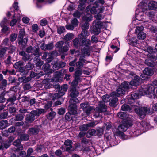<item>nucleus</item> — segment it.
<instances>
[{
    "mask_svg": "<svg viewBox=\"0 0 157 157\" xmlns=\"http://www.w3.org/2000/svg\"><path fill=\"white\" fill-rule=\"evenodd\" d=\"M98 123L97 121H95L94 122H91L89 123L86 124L88 128L90 127H92L95 126Z\"/></svg>",
    "mask_w": 157,
    "mask_h": 157,
    "instance_id": "4d7b16f0",
    "label": "nucleus"
},
{
    "mask_svg": "<svg viewBox=\"0 0 157 157\" xmlns=\"http://www.w3.org/2000/svg\"><path fill=\"white\" fill-rule=\"evenodd\" d=\"M33 152V149L31 148H29L27 151V154L26 157H31V156H29L31 155L32 153Z\"/></svg>",
    "mask_w": 157,
    "mask_h": 157,
    "instance_id": "338daca9",
    "label": "nucleus"
},
{
    "mask_svg": "<svg viewBox=\"0 0 157 157\" xmlns=\"http://www.w3.org/2000/svg\"><path fill=\"white\" fill-rule=\"evenodd\" d=\"M84 74L86 73L87 74V73H86L85 71H83L82 72L81 70L78 68H76L75 70V78H76V79H81V77H83L84 76L82 75V73Z\"/></svg>",
    "mask_w": 157,
    "mask_h": 157,
    "instance_id": "aec40b11",
    "label": "nucleus"
},
{
    "mask_svg": "<svg viewBox=\"0 0 157 157\" xmlns=\"http://www.w3.org/2000/svg\"><path fill=\"white\" fill-rule=\"evenodd\" d=\"M72 142L71 140L67 139L66 140L64 143V144L65 146L66 151H67L69 152L72 150Z\"/></svg>",
    "mask_w": 157,
    "mask_h": 157,
    "instance_id": "412c9836",
    "label": "nucleus"
},
{
    "mask_svg": "<svg viewBox=\"0 0 157 157\" xmlns=\"http://www.w3.org/2000/svg\"><path fill=\"white\" fill-rule=\"evenodd\" d=\"M17 36V34L15 33H13L11 34L10 37V40L12 42L15 41L16 39Z\"/></svg>",
    "mask_w": 157,
    "mask_h": 157,
    "instance_id": "6e6d98bb",
    "label": "nucleus"
},
{
    "mask_svg": "<svg viewBox=\"0 0 157 157\" xmlns=\"http://www.w3.org/2000/svg\"><path fill=\"white\" fill-rule=\"evenodd\" d=\"M87 0H79V5L78 7L80 8V6L82 8L80 9L81 10H83L85 7V3H86Z\"/></svg>",
    "mask_w": 157,
    "mask_h": 157,
    "instance_id": "c03bdc74",
    "label": "nucleus"
},
{
    "mask_svg": "<svg viewBox=\"0 0 157 157\" xmlns=\"http://www.w3.org/2000/svg\"><path fill=\"white\" fill-rule=\"evenodd\" d=\"M21 140L18 139L14 141L13 144L16 147H19L18 149L19 150H22L23 149V146L21 144Z\"/></svg>",
    "mask_w": 157,
    "mask_h": 157,
    "instance_id": "7c9ffc66",
    "label": "nucleus"
},
{
    "mask_svg": "<svg viewBox=\"0 0 157 157\" xmlns=\"http://www.w3.org/2000/svg\"><path fill=\"white\" fill-rule=\"evenodd\" d=\"M44 111L43 109H37L36 110L32 111L36 116H39L42 113H44Z\"/></svg>",
    "mask_w": 157,
    "mask_h": 157,
    "instance_id": "2f4dec72",
    "label": "nucleus"
},
{
    "mask_svg": "<svg viewBox=\"0 0 157 157\" xmlns=\"http://www.w3.org/2000/svg\"><path fill=\"white\" fill-rule=\"evenodd\" d=\"M81 39H80V37L79 38L78 36V38L74 39L73 40V44L74 46L78 47L81 46Z\"/></svg>",
    "mask_w": 157,
    "mask_h": 157,
    "instance_id": "c85d7f7f",
    "label": "nucleus"
},
{
    "mask_svg": "<svg viewBox=\"0 0 157 157\" xmlns=\"http://www.w3.org/2000/svg\"><path fill=\"white\" fill-rule=\"evenodd\" d=\"M103 130L102 128H99L96 130V136L100 137L103 134Z\"/></svg>",
    "mask_w": 157,
    "mask_h": 157,
    "instance_id": "e433bc0d",
    "label": "nucleus"
},
{
    "mask_svg": "<svg viewBox=\"0 0 157 157\" xmlns=\"http://www.w3.org/2000/svg\"><path fill=\"white\" fill-rule=\"evenodd\" d=\"M80 80L79 79H76V78H75L74 80L71 83V85L72 87H75L77 86L78 84V81Z\"/></svg>",
    "mask_w": 157,
    "mask_h": 157,
    "instance_id": "13d9d810",
    "label": "nucleus"
},
{
    "mask_svg": "<svg viewBox=\"0 0 157 157\" xmlns=\"http://www.w3.org/2000/svg\"><path fill=\"white\" fill-rule=\"evenodd\" d=\"M99 107L94 110V116L96 118L102 117L101 113L106 111L107 106L103 102H100L99 104Z\"/></svg>",
    "mask_w": 157,
    "mask_h": 157,
    "instance_id": "0eeeda50",
    "label": "nucleus"
},
{
    "mask_svg": "<svg viewBox=\"0 0 157 157\" xmlns=\"http://www.w3.org/2000/svg\"><path fill=\"white\" fill-rule=\"evenodd\" d=\"M29 136L27 134L21 135L20 138L21 140H27L29 139Z\"/></svg>",
    "mask_w": 157,
    "mask_h": 157,
    "instance_id": "5fc2aeb1",
    "label": "nucleus"
},
{
    "mask_svg": "<svg viewBox=\"0 0 157 157\" xmlns=\"http://www.w3.org/2000/svg\"><path fill=\"white\" fill-rule=\"evenodd\" d=\"M65 28L63 26H61L58 27L57 29V32L58 33L61 34L65 32Z\"/></svg>",
    "mask_w": 157,
    "mask_h": 157,
    "instance_id": "603ef678",
    "label": "nucleus"
},
{
    "mask_svg": "<svg viewBox=\"0 0 157 157\" xmlns=\"http://www.w3.org/2000/svg\"><path fill=\"white\" fill-rule=\"evenodd\" d=\"M93 31L94 34H95L96 35H98L100 32V29L99 27H97L96 26L94 27L93 29Z\"/></svg>",
    "mask_w": 157,
    "mask_h": 157,
    "instance_id": "864d4df0",
    "label": "nucleus"
},
{
    "mask_svg": "<svg viewBox=\"0 0 157 157\" xmlns=\"http://www.w3.org/2000/svg\"><path fill=\"white\" fill-rule=\"evenodd\" d=\"M126 39L129 41V43L133 45H135L137 43V40H135V37H131L129 34L128 35Z\"/></svg>",
    "mask_w": 157,
    "mask_h": 157,
    "instance_id": "a878e982",
    "label": "nucleus"
},
{
    "mask_svg": "<svg viewBox=\"0 0 157 157\" xmlns=\"http://www.w3.org/2000/svg\"><path fill=\"white\" fill-rule=\"evenodd\" d=\"M81 39V46L84 47H90L91 44V41L89 39H87L86 38H82Z\"/></svg>",
    "mask_w": 157,
    "mask_h": 157,
    "instance_id": "b1692460",
    "label": "nucleus"
},
{
    "mask_svg": "<svg viewBox=\"0 0 157 157\" xmlns=\"http://www.w3.org/2000/svg\"><path fill=\"white\" fill-rule=\"evenodd\" d=\"M124 122H125L124 121ZM130 126V124H126L125 122L123 123L122 124L119 125L118 129L116 132H115L113 130L114 135L116 136L121 135L123 136L124 135L123 132L126 131L128 126Z\"/></svg>",
    "mask_w": 157,
    "mask_h": 157,
    "instance_id": "1a4fd4ad",
    "label": "nucleus"
},
{
    "mask_svg": "<svg viewBox=\"0 0 157 157\" xmlns=\"http://www.w3.org/2000/svg\"><path fill=\"white\" fill-rule=\"evenodd\" d=\"M140 89L139 91H135L132 93L130 98L128 99V103L130 105L124 104L121 107V110L123 111H130L131 109L134 110L135 112L138 114L140 118H144L146 114L149 113L150 109L149 108L145 107H140L135 105V100L139 98L141 96Z\"/></svg>",
    "mask_w": 157,
    "mask_h": 157,
    "instance_id": "f03ea898",
    "label": "nucleus"
},
{
    "mask_svg": "<svg viewBox=\"0 0 157 157\" xmlns=\"http://www.w3.org/2000/svg\"><path fill=\"white\" fill-rule=\"evenodd\" d=\"M138 125L139 126L138 127H136L133 132L134 136H137L141 134L143 131V130L145 129L146 130H148L151 128L150 124L145 121H143L141 123H139Z\"/></svg>",
    "mask_w": 157,
    "mask_h": 157,
    "instance_id": "423d86ee",
    "label": "nucleus"
},
{
    "mask_svg": "<svg viewBox=\"0 0 157 157\" xmlns=\"http://www.w3.org/2000/svg\"><path fill=\"white\" fill-rule=\"evenodd\" d=\"M115 92L116 93L115 96L117 97L122 96L125 94V90L121 87H119L116 90V92Z\"/></svg>",
    "mask_w": 157,
    "mask_h": 157,
    "instance_id": "c756f323",
    "label": "nucleus"
},
{
    "mask_svg": "<svg viewBox=\"0 0 157 157\" xmlns=\"http://www.w3.org/2000/svg\"><path fill=\"white\" fill-rule=\"evenodd\" d=\"M69 109L70 111L69 112L67 113H66V115H65V119L66 120H70L72 119V116L71 115V114H72L73 115H76L77 113V112L75 114H73L72 113H71L70 111V109L69 108Z\"/></svg>",
    "mask_w": 157,
    "mask_h": 157,
    "instance_id": "ea45409f",
    "label": "nucleus"
},
{
    "mask_svg": "<svg viewBox=\"0 0 157 157\" xmlns=\"http://www.w3.org/2000/svg\"><path fill=\"white\" fill-rule=\"evenodd\" d=\"M118 116L123 120H125L127 117V115L124 112H120L117 114Z\"/></svg>",
    "mask_w": 157,
    "mask_h": 157,
    "instance_id": "37998d69",
    "label": "nucleus"
},
{
    "mask_svg": "<svg viewBox=\"0 0 157 157\" xmlns=\"http://www.w3.org/2000/svg\"><path fill=\"white\" fill-rule=\"evenodd\" d=\"M8 126V122L6 120H3L0 122V129H3Z\"/></svg>",
    "mask_w": 157,
    "mask_h": 157,
    "instance_id": "72a5a7b5",
    "label": "nucleus"
},
{
    "mask_svg": "<svg viewBox=\"0 0 157 157\" xmlns=\"http://www.w3.org/2000/svg\"><path fill=\"white\" fill-rule=\"evenodd\" d=\"M69 50V48L67 45L62 47L60 49L58 50L59 52L62 53H64L66 52Z\"/></svg>",
    "mask_w": 157,
    "mask_h": 157,
    "instance_id": "4c0bfd02",
    "label": "nucleus"
},
{
    "mask_svg": "<svg viewBox=\"0 0 157 157\" xmlns=\"http://www.w3.org/2000/svg\"><path fill=\"white\" fill-rule=\"evenodd\" d=\"M19 54L23 56L22 59L25 61H27L30 59V55L26 54L24 51H21L19 52Z\"/></svg>",
    "mask_w": 157,
    "mask_h": 157,
    "instance_id": "cd10ccee",
    "label": "nucleus"
},
{
    "mask_svg": "<svg viewBox=\"0 0 157 157\" xmlns=\"http://www.w3.org/2000/svg\"><path fill=\"white\" fill-rule=\"evenodd\" d=\"M24 65V63L22 61H20L16 63L14 66L15 68L18 69Z\"/></svg>",
    "mask_w": 157,
    "mask_h": 157,
    "instance_id": "a18cd8bd",
    "label": "nucleus"
},
{
    "mask_svg": "<svg viewBox=\"0 0 157 157\" xmlns=\"http://www.w3.org/2000/svg\"><path fill=\"white\" fill-rule=\"evenodd\" d=\"M50 68V66L48 63L45 64L43 66V69L45 72L46 73L48 74L53 73V71Z\"/></svg>",
    "mask_w": 157,
    "mask_h": 157,
    "instance_id": "393cba45",
    "label": "nucleus"
},
{
    "mask_svg": "<svg viewBox=\"0 0 157 157\" xmlns=\"http://www.w3.org/2000/svg\"><path fill=\"white\" fill-rule=\"evenodd\" d=\"M147 51L149 53H150V54L152 55L151 54H153L156 52V49L151 47H149L147 49Z\"/></svg>",
    "mask_w": 157,
    "mask_h": 157,
    "instance_id": "09e8293b",
    "label": "nucleus"
},
{
    "mask_svg": "<svg viewBox=\"0 0 157 157\" xmlns=\"http://www.w3.org/2000/svg\"><path fill=\"white\" fill-rule=\"evenodd\" d=\"M74 37V35L71 33L67 34L64 37V39L67 41L70 40Z\"/></svg>",
    "mask_w": 157,
    "mask_h": 157,
    "instance_id": "a19ab883",
    "label": "nucleus"
},
{
    "mask_svg": "<svg viewBox=\"0 0 157 157\" xmlns=\"http://www.w3.org/2000/svg\"><path fill=\"white\" fill-rule=\"evenodd\" d=\"M135 79L132 80L130 82L129 84L132 86H138L139 83L140 78L138 76H135Z\"/></svg>",
    "mask_w": 157,
    "mask_h": 157,
    "instance_id": "bb28decb",
    "label": "nucleus"
},
{
    "mask_svg": "<svg viewBox=\"0 0 157 157\" xmlns=\"http://www.w3.org/2000/svg\"><path fill=\"white\" fill-rule=\"evenodd\" d=\"M56 114V112L54 111L51 112L47 116L48 119L51 120L53 119Z\"/></svg>",
    "mask_w": 157,
    "mask_h": 157,
    "instance_id": "49530a36",
    "label": "nucleus"
},
{
    "mask_svg": "<svg viewBox=\"0 0 157 157\" xmlns=\"http://www.w3.org/2000/svg\"><path fill=\"white\" fill-rule=\"evenodd\" d=\"M38 27L37 24H33L32 26V29L33 32H36L38 30Z\"/></svg>",
    "mask_w": 157,
    "mask_h": 157,
    "instance_id": "774afa93",
    "label": "nucleus"
},
{
    "mask_svg": "<svg viewBox=\"0 0 157 157\" xmlns=\"http://www.w3.org/2000/svg\"><path fill=\"white\" fill-rule=\"evenodd\" d=\"M81 14L82 13L78 11H77L74 13L73 15L75 17L79 18L80 17Z\"/></svg>",
    "mask_w": 157,
    "mask_h": 157,
    "instance_id": "69168bd1",
    "label": "nucleus"
},
{
    "mask_svg": "<svg viewBox=\"0 0 157 157\" xmlns=\"http://www.w3.org/2000/svg\"><path fill=\"white\" fill-rule=\"evenodd\" d=\"M40 24L42 26H45L48 24L47 21L45 19H42L40 21Z\"/></svg>",
    "mask_w": 157,
    "mask_h": 157,
    "instance_id": "680f3d73",
    "label": "nucleus"
},
{
    "mask_svg": "<svg viewBox=\"0 0 157 157\" xmlns=\"http://www.w3.org/2000/svg\"><path fill=\"white\" fill-rule=\"evenodd\" d=\"M56 86L57 88H59V91L58 93L55 94V95L57 98H60L61 96H63L65 94V92L67 91L68 87L67 84H64L62 86L60 87V86L57 84Z\"/></svg>",
    "mask_w": 157,
    "mask_h": 157,
    "instance_id": "9d476101",
    "label": "nucleus"
},
{
    "mask_svg": "<svg viewBox=\"0 0 157 157\" xmlns=\"http://www.w3.org/2000/svg\"><path fill=\"white\" fill-rule=\"evenodd\" d=\"M81 56H90L91 53V50L90 47H84L81 48Z\"/></svg>",
    "mask_w": 157,
    "mask_h": 157,
    "instance_id": "6ab92c4d",
    "label": "nucleus"
},
{
    "mask_svg": "<svg viewBox=\"0 0 157 157\" xmlns=\"http://www.w3.org/2000/svg\"><path fill=\"white\" fill-rule=\"evenodd\" d=\"M78 20L76 18H74L71 21L70 24H67L66 25V28L67 29L73 30L74 27L78 25Z\"/></svg>",
    "mask_w": 157,
    "mask_h": 157,
    "instance_id": "ddd939ff",
    "label": "nucleus"
},
{
    "mask_svg": "<svg viewBox=\"0 0 157 157\" xmlns=\"http://www.w3.org/2000/svg\"><path fill=\"white\" fill-rule=\"evenodd\" d=\"M82 19L84 21L82 23H85L86 22H88L87 21H91L92 19V16L91 14L89 13L87 14L86 15L82 17Z\"/></svg>",
    "mask_w": 157,
    "mask_h": 157,
    "instance_id": "473e14b6",
    "label": "nucleus"
},
{
    "mask_svg": "<svg viewBox=\"0 0 157 157\" xmlns=\"http://www.w3.org/2000/svg\"><path fill=\"white\" fill-rule=\"evenodd\" d=\"M144 74H141V76L142 78L144 77V75L149 76H151L153 74V70L151 68H145L143 71Z\"/></svg>",
    "mask_w": 157,
    "mask_h": 157,
    "instance_id": "5701e85b",
    "label": "nucleus"
},
{
    "mask_svg": "<svg viewBox=\"0 0 157 157\" xmlns=\"http://www.w3.org/2000/svg\"><path fill=\"white\" fill-rule=\"evenodd\" d=\"M96 130L94 129L89 130L87 132V136L90 137L92 136H96Z\"/></svg>",
    "mask_w": 157,
    "mask_h": 157,
    "instance_id": "58836bf2",
    "label": "nucleus"
},
{
    "mask_svg": "<svg viewBox=\"0 0 157 157\" xmlns=\"http://www.w3.org/2000/svg\"><path fill=\"white\" fill-rule=\"evenodd\" d=\"M116 93L115 92H113L111 93L110 95L111 96L110 97H111L110 99V101L109 105L111 106H114L116 105V103L118 101V99L117 96H115Z\"/></svg>",
    "mask_w": 157,
    "mask_h": 157,
    "instance_id": "2eb2a0df",
    "label": "nucleus"
},
{
    "mask_svg": "<svg viewBox=\"0 0 157 157\" xmlns=\"http://www.w3.org/2000/svg\"><path fill=\"white\" fill-rule=\"evenodd\" d=\"M25 154V152L24 151H22L20 152L19 155L17 156L16 155L13 154L11 155V157H23V155Z\"/></svg>",
    "mask_w": 157,
    "mask_h": 157,
    "instance_id": "0e129e2a",
    "label": "nucleus"
},
{
    "mask_svg": "<svg viewBox=\"0 0 157 157\" xmlns=\"http://www.w3.org/2000/svg\"><path fill=\"white\" fill-rule=\"evenodd\" d=\"M81 25L82 30L81 34L79 35L78 37L79 38L80 37V39L82 38H86L90 34L87 31L89 27V24L87 22H86L85 23H81Z\"/></svg>",
    "mask_w": 157,
    "mask_h": 157,
    "instance_id": "6e6552de",
    "label": "nucleus"
},
{
    "mask_svg": "<svg viewBox=\"0 0 157 157\" xmlns=\"http://www.w3.org/2000/svg\"><path fill=\"white\" fill-rule=\"evenodd\" d=\"M157 59V57L154 55L149 54L148 58L146 59L145 63L147 66L151 67H153L155 64V61Z\"/></svg>",
    "mask_w": 157,
    "mask_h": 157,
    "instance_id": "9b49d317",
    "label": "nucleus"
},
{
    "mask_svg": "<svg viewBox=\"0 0 157 157\" xmlns=\"http://www.w3.org/2000/svg\"><path fill=\"white\" fill-rule=\"evenodd\" d=\"M89 62L85 59L84 56H81L79 59V61L76 63V68L79 69L82 67L84 65Z\"/></svg>",
    "mask_w": 157,
    "mask_h": 157,
    "instance_id": "4468645a",
    "label": "nucleus"
},
{
    "mask_svg": "<svg viewBox=\"0 0 157 157\" xmlns=\"http://www.w3.org/2000/svg\"><path fill=\"white\" fill-rule=\"evenodd\" d=\"M109 96L108 95H103L102 96V99L103 102L105 104L104 102H107L109 101V100H110V99H109Z\"/></svg>",
    "mask_w": 157,
    "mask_h": 157,
    "instance_id": "3c124183",
    "label": "nucleus"
},
{
    "mask_svg": "<svg viewBox=\"0 0 157 157\" xmlns=\"http://www.w3.org/2000/svg\"><path fill=\"white\" fill-rule=\"evenodd\" d=\"M54 47V44L53 42H51L48 44L43 43L40 46L41 49L44 50H52Z\"/></svg>",
    "mask_w": 157,
    "mask_h": 157,
    "instance_id": "a211bd4d",
    "label": "nucleus"
},
{
    "mask_svg": "<svg viewBox=\"0 0 157 157\" xmlns=\"http://www.w3.org/2000/svg\"><path fill=\"white\" fill-rule=\"evenodd\" d=\"M155 88L151 84L142 86L140 89L141 95L143 96L147 95L148 97L151 98H155L156 94L154 92Z\"/></svg>",
    "mask_w": 157,
    "mask_h": 157,
    "instance_id": "20e7f679",
    "label": "nucleus"
},
{
    "mask_svg": "<svg viewBox=\"0 0 157 157\" xmlns=\"http://www.w3.org/2000/svg\"><path fill=\"white\" fill-rule=\"evenodd\" d=\"M64 44V42L63 41H59L56 44L55 46L56 47L59 49L61 48L63 46Z\"/></svg>",
    "mask_w": 157,
    "mask_h": 157,
    "instance_id": "8fccbe9b",
    "label": "nucleus"
},
{
    "mask_svg": "<svg viewBox=\"0 0 157 157\" xmlns=\"http://www.w3.org/2000/svg\"><path fill=\"white\" fill-rule=\"evenodd\" d=\"M112 127L111 124L109 122H107L104 124L103 126L102 129L104 131L109 130Z\"/></svg>",
    "mask_w": 157,
    "mask_h": 157,
    "instance_id": "c9c22d12",
    "label": "nucleus"
},
{
    "mask_svg": "<svg viewBox=\"0 0 157 157\" xmlns=\"http://www.w3.org/2000/svg\"><path fill=\"white\" fill-rule=\"evenodd\" d=\"M104 10V7L103 5H99L98 2H95L94 3L90 4L87 6L85 10L86 12L90 10L92 14H95L97 12L102 13Z\"/></svg>",
    "mask_w": 157,
    "mask_h": 157,
    "instance_id": "39448f33",
    "label": "nucleus"
},
{
    "mask_svg": "<svg viewBox=\"0 0 157 157\" xmlns=\"http://www.w3.org/2000/svg\"><path fill=\"white\" fill-rule=\"evenodd\" d=\"M40 128V126L36 125L33 128H30L29 130V133L30 134H36L39 132Z\"/></svg>",
    "mask_w": 157,
    "mask_h": 157,
    "instance_id": "4be33fe9",
    "label": "nucleus"
},
{
    "mask_svg": "<svg viewBox=\"0 0 157 157\" xmlns=\"http://www.w3.org/2000/svg\"><path fill=\"white\" fill-rule=\"evenodd\" d=\"M137 35V37L139 40H143L146 37V34L144 32H141Z\"/></svg>",
    "mask_w": 157,
    "mask_h": 157,
    "instance_id": "79ce46f5",
    "label": "nucleus"
},
{
    "mask_svg": "<svg viewBox=\"0 0 157 157\" xmlns=\"http://www.w3.org/2000/svg\"><path fill=\"white\" fill-rule=\"evenodd\" d=\"M36 116L34 113L32 111L29 115H27L25 118V122L27 123H31L35 119V117Z\"/></svg>",
    "mask_w": 157,
    "mask_h": 157,
    "instance_id": "f3484780",
    "label": "nucleus"
},
{
    "mask_svg": "<svg viewBox=\"0 0 157 157\" xmlns=\"http://www.w3.org/2000/svg\"><path fill=\"white\" fill-rule=\"evenodd\" d=\"M121 88L125 90L126 91L129 88L128 83L126 82H124L122 83L121 85Z\"/></svg>",
    "mask_w": 157,
    "mask_h": 157,
    "instance_id": "f704fd0d",
    "label": "nucleus"
},
{
    "mask_svg": "<svg viewBox=\"0 0 157 157\" xmlns=\"http://www.w3.org/2000/svg\"><path fill=\"white\" fill-rule=\"evenodd\" d=\"M24 116L21 114H18L16 116V120L17 121H21L24 118Z\"/></svg>",
    "mask_w": 157,
    "mask_h": 157,
    "instance_id": "e2e57ef3",
    "label": "nucleus"
},
{
    "mask_svg": "<svg viewBox=\"0 0 157 157\" xmlns=\"http://www.w3.org/2000/svg\"><path fill=\"white\" fill-rule=\"evenodd\" d=\"M138 3H140L136 11L135 18L136 20L133 21V23L136 24V20L145 21L144 20V13L147 16L151 18L153 17L154 13L152 11L147 10V9L155 10L157 9V2L153 1L149 3L147 7V4L144 0H139Z\"/></svg>",
    "mask_w": 157,
    "mask_h": 157,
    "instance_id": "f257e3e1",
    "label": "nucleus"
},
{
    "mask_svg": "<svg viewBox=\"0 0 157 157\" xmlns=\"http://www.w3.org/2000/svg\"><path fill=\"white\" fill-rule=\"evenodd\" d=\"M63 76L62 73L60 71H56L54 73V77L51 79V81L53 82H58L61 80Z\"/></svg>",
    "mask_w": 157,
    "mask_h": 157,
    "instance_id": "dca6fc26",
    "label": "nucleus"
},
{
    "mask_svg": "<svg viewBox=\"0 0 157 157\" xmlns=\"http://www.w3.org/2000/svg\"><path fill=\"white\" fill-rule=\"evenodd\" d=\"M71 91L70 96L71 98L70 101V105H69V108L70 111L73 114H75L76 113L77 110L76 104L78 102V100L76 97L78 95L79 93L75 87H72Z\"/></svg>",
    "mask_w": 157,
    "mask_h": 157,
    "instance_id": "7ed1b4c3",
    "label": "nucleus"
},
{
    "mask_svg": "<svg viewBox=\"0 0 157 157\" xmlns=\"http://www.w3.org/2000/svg\"><path fill=\"white\" fill-rule=\"evenodd\" d=\"M80 106L81 108L82 109L87 115L90 114L93 110V108L89 105L88 102H87L81 103Z\"/></svg>",
    "mask_w": 157,
    "mask_h": 157,
    "instance_id": "f8f14e48",
    "label": "nucleus"
},
{
    "mask_svg": "<svg viewBox=\"0 0 157 157\" xmlns=\"http://www.w3.org/2000/svg\"><path fill=\"white\" fill-rule=\"evenodd\" d=\"M79 128L80 131H87L88 129L86 124L80 126Z\"/></svg>",
    "mask_w": 157,
    "mask_h": 157,
    "instance_id": "bf43d9fd",
    "label": "nucleus"
},
{
    "mask_svg": "<svg viewBox=\"0 0 157 157\" xmlns=\"http://www.w3.org/2000/svg\"><path fill=\"white\" fill-rule=\"evenodd\" d=\"M33 51L34 52L33 53V55H41L40 53H39V48L37 47L34 48V49H33Z\"/></svg>",
    "mask_w": 157,
    "mask_h": 157,
    "instance_id": "052dcab7",
    "label": "nucleus"
},
{
    "mask_svg": "<svg viewBox=\"0 0 157 157\" xmlns=\"http://www.w3.org/2000/svg\"><path fill=\"white\" fill-rule=\"evenodd\" d=\"M144 29V27L143 26H137L136 27V29L135 32L136 34L138 35L139 33H141V32H143V31Z\"/></svg>",
    "mask_w": 157,
    "mask_h": 157,
    "instance_id": "de8ad7c7",
    "label": "nucleus"
}]
</instances>
